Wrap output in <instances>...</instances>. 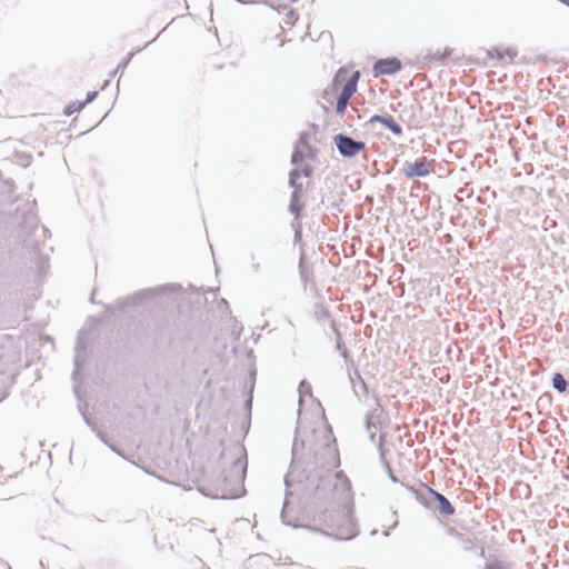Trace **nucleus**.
Here are the masks:
<instances>
[{
    "mask_svg": "<svg viewBox=\"0 0 569 569\" xmlns=\"http://www.w3.org/2000/svg\"><path fill=\"white\" fill-rule=\"evenodd\" d=\"M291 452V463L284 476L286 496L280 517L284 525L295 527L293 518L289 517V498L293 495L291 488L298 487L299 499L303 505L322 509L335 496L332 480L325 472L339 467L340 458L330 426L310 431L297 427Z\"/></svg>",
    "mask_w": 569,
    "mask_h": 569,
    "instance_id": "nucleus-1",
    "label": "nucleus"
},
{
    "mask_svg": "<svg viewBox=\"0 0 569 569\" xmlns=\"http://www.w3.org/2000/svg\"><path fill=\"white\" fill-rule=\"evenodd\" d=\"M230 458L229 470L222 471V479L227 488L219 496L222 499H237L244 492V479L247 473V451L243 445L234 442L223 449L221 460Z\"/></svg>",
    "mask_w": 569,
    "mask_h": 569,
    "instance_id": "nucleus-2",
    "label": "nucleus"
},
{
    "mask_svg": "<svg viewBox=\"0 0 569 569\" xmlns=\"http://www.w3.org/2000/svg\"><path fill=\"white\" fill-rule=\"evenodd\" d=\"M407 488L412 492L416 500L425 508L429 510H438L439 513L445 517L455 515L456 508L452 506L449 499L433 488L426 486L425 492L417 490L413 487Z\"/></svg>",
    "mask_w": 569,
    "mask_h": 569,
    "instance_id": "nucleus-3",
    "label": "nucleus"
},
{
    "mask_svg": "<svg viewBox=\"0 0 569 569\" xmlns=\"http://www.w3.org/2000/svg\"><path fill=\"white\" fill-rule=\"evenodd\" d=\"M172 289L173 287L171 284H163L156 288L142 289L131 296L119 298L113 303V306L116 307L117 312H123L127 308L141 306L146 300H149L158 295H163L164 292Z\"/></svg>",
    "mask_w": 569,
    "mask_h": 569,
    "instance_id": "nucleus-4",
    "label": "nucleus"
},
{
    "mask_svg": "<svg viewBox=\"0 0 569 569\" xmlns=\"http://www.w3.org/2000/svg\"><path fill=\"white\" fill-rule=\"evenodd\" d=\"M348 71L343 68H340L335 74L331 87L332 90L339 91L338 97L347 99L350 101L351 97L357 91V83L360 78L359 71H353L349 77Z\"/></svg>",
    "mask_w": 569,
    "mask_h": 569,
    "instance_id": "nucleus-5",
    "label": "nucleus"
},
{
    "mask_svg": "<svg viewBox=\"0 0 569 569\" xmlns=\"http://www.w3.org/2000/svg\"><path fill=\"white\" fill-rule=\"evenodd\" d=\"M333 143L343 158H353L360 151L365 150L366 143L361 140H356L350 136L343 133H337L333 136Z\"/></svg>",
    "mask_w": 569,
    "mask_h": 569,
    "instance_id": "nucleus-6",
    "label": "nucleus"
},
{
    "mask_svg": "<svg viewBox=\"0 0 569 569\" xmlns=\"http://www.w3.org/2000/svg\"><path fill=\"white\" fill-rule=\"evenodd\" d=\"M402 63L396 57L380 58L377 59L372 66L373 77L378 78L381 76H393L401 71Z\"/></svg>",
    "mask_w": 569,
    "mask_h": 569,
    "instance_id": "nucleus-7",
    "label": "nucleus"
},
{
    "mask_svg": "<svg viewBox=\"0 0 569 569\" xmlns=\"http://www.w3.org/2000/svg\"><path fill=\"white\" fill-rule=\"evenodd\" d=\"M402 173L408 179L423 178L430 173L429 163L425 158L418 159L413 162H405Z\"/></svg>",
    "mask_w": 569,
    "mask_h": 569,
    "instance_id": "nucleus-8",
    "label": "nucleus"
},
{
    "mask_svg": "<svg viewBox=\"0 0 569 569\" xmlns=\"http://www.w3.org/2000/svg\"><path fill=\"white\" fill-rule=\"evenodd\" d=\"M21 219L22 221L19 224V236L22 237L24 241H27V238L38 229V219L30 207L28 210H23L21 212Z\"/></svg>",
    "mask_w": 569,
    "mask_h": 569,
    "instance_id": "nucleus-9",
    "label": "nucleus"
},
{
    "mask_svg": "<svg viewBox=\"0 0 569 569\" xmlns=\"http://www.w3.org/2000/svg\"><path fill=\"white\" fill-rule=\"evenodd\" d=\"M376 122L382 123L388 130H390L396 136L402 134L401 126L390 114H373L369 119L368 123L372 124Z\"/></svg>",
    "mask_w": 569,
    "mask_h": 569,
    "instance_id": "nucleus-10",
    "label": "nucleus"
},
{
    "mask_svg": "<svg viewBox=\"0 0 569 569\" xmlns=\"http://www.w3.org/2000/svg\"><path fill=\"white\" fill-rule=\"evenodd\" d=\"M355 395L359 398H367L369 395V388L359 371L356 369L353 376H349Z\"/></svg>",
    "mask_w": 569,
    "mask_h": 569,
    "instance_id": "nucleus-11",
    "label": "nucleus"
},
{
    "mask_svg": "<svg viewBox=\"0 0 569 569\" xmlns=\"http://www.w3.org/2000/svg\"><path fill=\"white\" fill-rule=\"evenodd\" d=\"M386 433H380L379 436V442H378V451H379V458H380V461L382 462L383 465V468L389 477V479L393 482V483H397L399 482L398 478L392 473V470H391V467H390V463L388 462V460L386 459V449L383 448V443L386 441Z\"/></svg>",
    "mask_w": 569,
    "mask_h": 569,
    "instance_id": "nucleus-12",
    "label": "nucleus"
},
{
    "mask_svg": "<svg viewBox=\"0 0 569 569\" xmlns=\"http://www.w3.org/2000/svg\"><path fill=\"white\" fill-rule=\"evenodd\" d=\"M84 350H86V342L81 337H78L76 347H74V351H76V357L73 359L74 369L71 375L73 380H78L79 371H80L81 367L83 366V360L81 359V353L84 352Z\"/></svg>",
    "mask_w": 569,
    "mask_h": 569,
    "instance_id": "nucleus-13",
    "label": "nucleus"
},
{
    "mask_svg": "<svg viewBox=\"0 0 569 569\" xmlns=\"http://www.w3.org/2000/svg\"><path fill=\"white\" fill-rule=\"evenodd\" d=\"M301 177V171L299 168H293L289 172V186L292 188V192H297L298 196L302 197L303 193V186L302 182L299 181Z\"/></svg>",
    "mask_w": 569,
    "mask_h": 569,
    "instance_id": "nucleus-14",
    "label": "nucleus"
},
{
    "mask_svg": "<svg viewBox=\"0 0 569 569\" xmlns=\"http://www.w3.org/2000/svg\"><path fill=\"white\" fill-rule=\"evenodd\" d=\"M303 210V203L301 202V196L297 192H291L289 211L295 216L296 220H299Z\"/></svg>",
    "mask_w": 569,
    "mask_h": 569,
    "instance_id": "nucleus-15",
    "label": "nucleus"
},
{
    "mask_svg": "<svg viewBox=\"0 0 569 569\" xmlns=\"http://www.w3.org/2000/svg\"><path fill=\"white\" fill-rule=\"evenodd\" d=\"M552 388L562 395H568V383L565 376L561 372H555L551 378Z\"/></svg>",
    "mask_w": 569,
    "mask_h": 569,
    "instance_id": "nucleus-16",
    "label": "nucleus"
},
{
    "mask_svg": "<svg viewBox=\"0 0 569 569\" xmlns=\"http://www.w3.org/2000/svg\"><path fill=\"white\" fill-rule=\"evenodd\" d=\"M295 147H299V149L303 150L308 158L313 159L315 158V150L309 143V133L308 132H301L299 136L298 141L296 142Z\"/></svg>",
    "mask_w": 569,
    "mask_h": 569,
    "instance_id": "nucleus-17",
    "label": "nucleus"
},
{
    "mask_svg": "<svg viewBox=\"0 0 569 569\" xmlns=\"http://www.w3.org/2000/svg\"><path fill=\"white\" fill-rule=\"evenodd\" d=\"M331 329H332V331L336 335V348L341 351V356L345 359H348L349 352H348V350L346 349V347L343 345V340H342L341 333H340V331H339V329H338V327L336 326L335 322L331 323Z\"/></svg>",
    "mask_w": 569,
    "mask_h": 569,
    "instance_id": "nucleus-18",
    "label": "nucleus"
},
{
    "mask_svg": "<svg viewBox=\"0 0 569 569\" xmlns=\"http://www.w3.org/2000/svg\"><path fill=\"white\" fill-rule=\"evenodd\" d=\"M451 53V50H446L443 53H440L439 51L435 54H427L423 57V60L427 62L438 61L441 64H446L449 56Z\"/></svg>",
    "mask_w": 569,
    "mask_h": 569,
    "instance_id": "nucleus-19",
    "label": "nucleus"
},
{
    "mask_svg": "<svg viewBox=\"0 0 569 569\" xmlns=\"http://www.w3.org/2000/svg\"><path fill=\"white\" fill-rule=\"evenodd\" d=\"M250 261H251V266H250L251 273L252 274L262 273V271H263L262 263L260 262L259 257L254 252L250 253Z\"/></svg>",
    "mask_w": 569,
    "mask_h": 569,
    "instance_id": "nucleus-20",
    "label": "nucleus"
},
{
    "mask_svg": "<svg viewBox=\"0 0 569 569\" xmlns=\"http://www.w3.org/2000/svg\"><path fill=\"white\" fill-rule=\"evenodd\" d=\"M84 108V103L81 101H73L67 104L63 109V114L67 117L72 116L74 112H79Z\"/></svg>",
    "mask_w": 569,
    "mask_h": 569,
    "instance_id": "nucleus-21",
    "label": "nucleus"
},
{
    "mask_svg": "<svg viewBox=\"0 0 569 569\" xmlns=\"http://www.w3.org/2000/svg\"><path fill=\"white\" fill-rule=\"evenodd\" d=\"M306 157L308 156L303 150L299 149V147H295V150L291 154V163L298 166L303 161Z\"/></svg>",
    "mask_w": 569,
    "mask_h": 569,
    "instance_id": "nucleus-22",
    "label": "nucleus"
},
{
    "mask_svg": "<svg viewBox=\"0 0 569 569\" xmlns=\"http://www.w3.org/2000/svg\"><path fill=\"white\" fill-rule=\"evenodd\" d=\"M298 392L300 395V399L305 396H311L312 395V388L311 385L306 380H301L298 387Z\"/></svg>",
    "mask_w": 569,
    "mask_h": 569,
    "instance_id": "nucleus-23",
    "label": "nucleus"
},
{
    "mask_svg": "<svg viewBox=\"0 0 569 569\" xmlns=\"http://www.w3.org/2000/svg\"><path fill=\"white\" fill-rule=\"evenodd\" d=\"M348 103H349V100L340 98V97L337 96V98H336V113L339 117H343L345 110H346Z\"/></svg>",
    "mask_w": 569,
    "mask_h": 569,
    "instance_id": "nucleus-24",
    "label": "nucleus"
},
{
    "mask_svg": "<svg viewBox=\"0 0 569 569\" xmlns=\"http://www.w3.org/2000/svg\"><path fill=\"white\" fill-rule=\"evenodd\" d=\"M378 409H375L371 413V416H367L366 418V429L369 431V438H370V441H375L376 439V432H371V428L375 427V422L372 421V418L376 416V412H377Z\"/></svg>",
    "mask_w": 569,
    "mask_h": 569,
    "instance_id": "nucleus-25",
    "label": "nucleus"
},
{
    "mask_svg": "<svg viewBox=\"0 0 569 569\" xmlns=\"http://www.w3.org/2000/svg\"><path fill=\"white\" fill-rule=\"evenodd\" d=\"M299 273L301 277V280L306 283L308 281V272L305 264V254L301 253L299 259Z\"/></svg>",
    "mask_w": 569,
    "mask_h": 569,
    "instance_id": "nucleus-26",
    "label": "nucleus"
},
{
    "mask_svg": "<svg viewBox=\"0 0 569 569\" xmlns=\"http://www.w3.org/2000/svg\"><path fill=\"white\" fill-rule=\"evenodd\" d=\"M487 54L489 58L491 59H497L499 61H503V50L499 49V48H492L490 50L487 51Z\"/></svg>",
    "mask_w": 569,
    "mask_h": 569,
    "instance_id": "nucleus-27",
    "label": "nucleus"
},
{
    "mask_svg": "<svg viewBox=\"0 0 569 569\" xmlns=\"http://www.w3.org/2000/svg\"><path fill=\"white\" fill-rule=\"evenodd\" d=\"M517 54L518 51L513 48H507L503 50V59L507 58L509 62H512Z\"/></svg>",
    "mask_w": 569,
    "mask_h": 569,
    "instance_id": "nucleus-28",
    "label": "nucleus"
},
{
    "mask_svg": "<svg viewBox=\"0 0 569 569\" xmlns=\"http://www.w3.org/2000/svg\"><path fill=\"white\" fill-rule=\"evenodd\" d=\"M98 97V91H88L87 92V97H86V100L81 101L82 103H84V107L91 102H93Z\"/></svg>",
    "mask_w": 569,
    "mask_h": 569,
    "instance_id": "nucleus-29",
    "label": "nucleus"
},
{
    "mask_svg": "<svg viewBox=\"0 0 569 569\" xmlns=\"http://www.w3.org/2000/svg\"><path fill=\"white\" fill-rule=\"evenodd\" d=\"M456 535H457V537L462 539L465 550L470 551L473 549L475 545L471 539H463L462 535L459 532H456Z\"/></svg>",
    "mask_w": 569,
    "mask_h": 569,
    "instance_id": "nucleus-30",
    "label": "nucleus"
},
{
    "mask_svg": "<svg viewBox=\"0 0 569 569\" xmlns=\"http://www.w3.org/2000/svg\"><path fill=\"white\" fill-rule=\"evenodd\" d=\"M292 228L295 230V242L299 241L301 239V236H302V228H301V224L300 223H297V224H292Z\"/></svg>",
    "mask_w": 569,
    "mask_h": 569,
    "instance_id": "nucleus-31",
    "label": "nucleus"
},
{
    "mask_svg": "<svg viewBox=\"0 0 569 569\" xmlns=\"http://www.w3.org/2000/svg\"><path fill=\"white\" fill-rule=\"evenodd\" d=\"M300 171L305 177H311L313 173V168L310 164H306L302 169H300Z\"/></svg>",
    "mask_w": 569,
    "mask_h": 569,
    "instance_id": "nucleus-32",
    "label": "nucleus"
},
{
    "mask_svg": "<svg viewBox=\"0 0 569 569\" xmlns=\"http://www.w3.org/2000/svg\"><path fill=\"white\" fill-rule=\"evenodd\" d=\"M297 19V16L293 10H290L288 13H287V18L284 20V22L287 24H293V21Z\"/></svg>",
    "mask_w": 569,
    "mask_h": 569,
    "instance_id": "nucleus-33",
    "label": "nucleus"
},
{
    "mask_svg": "<svg viewBox=\"0 0 569 569\" xmlns=\"http://www.w3.org/2000/svg\"><path fill=\"white\" fill-rule=\"evenodd\" d=\"M103 307L107 316H114L117 313L116 307L113 305H104Z\"/></svg>",
    "mask_w": 569,
    "mask_h": 569,
    "instance_id": "nucleus-34",
    "label": "nucleus"
},
{
    "mask_svg": "<svg viewBox=\"0 0 569 569\" xmlns=\"http://www.w3.org/2000/svg\"><path fill=\"white\" fill-rule=\"evenodd\" d=\"M483 569H502V566L499 561H493L487 563Z\"/></svg>",
    "mask_w": 569,
    "mask_h": 569,
    "instance_id": "nucleus-35",
    "label": "nucleus"
},
{
    "mask_svg": "<svg viewBox=\"0 0 569 569\" xmlns=\"http://www.w3.org/2000/svg\"><path fill=\"white\" fill-rule=\"evenodd\" d=\"M82 418H83L84 422H86L89 427H91V428H92V430H94V431L97 430V429H96L94 423L91 421V419H90L86 413H82Z\"/></svg>",
    "mask_w": 569,
    "mask_h": 569,
    "instance_id": "nucleus-36",
    "label": "nucleus"
},
{
    "mask_svg": "<svg viewBox=\"0 0 569 569\" xmlns=\"http://www.w3.org/2000/svg\"><path fill=\"white\" fill-rule=\"evenodd\" d=\"M129 59H130V57H129V58H128L123 63L118 64V66H117V68H116L114 70H112L111 76H112V77H113V76H116V74H117V72H118V70H119L121 67H124V66L128 63Z\"/></svg>",
    "mask_w": 569,
    "mask_h": 569,
    "instance_id": "nucleus-37",
    "label": "nucleus"
},
{
    "mask_svg": "<svg viewBox=\"0 0 569 569\" xmlns=\"http://www.w3.org/2000/svg\"><path fill=\"white\" fill-rule=\"evenodd\" d=\"M97 435L107 446L110 445L104 433L98 431Z\"/></svg>",
    "mask_w": 569,
    "mask_h": 569,
    "instance_id": "nucleus-38",
    "label": "nucleus"
},
{
    "mask_svg": "<svg viewBox=\"0 0 569 569\" xmlns=\"http://www.w3.org/2000/svg\"><path fill=\"white\" fill-rule=\"evenodd\" d=\"M251 406H252V398H251V397H249V398L246 400V402H244V407H246V409H247V410H249V411H250V410H251Z\"/></svg>",
    "mask_w": 569,
    "mask_h": 569,
    "instance_id": "nucleus-39",
    "label": "nucleus"
},
{
    "mask_svg": "<svg viewBox=\"0 0 569 569\" xmlns=\"http://www.w3.org/2000/svg\"><path fill=\"white\" fill-rule=\"evenodd\" d=\"M108 447H109L113 452H116V453H118V455H120V456H123V455H122V452H121L117 447H114L113 445H111V443H110Z\"/></svg>",
    "mask_w": 569,
    "mask_h": 569,
    "instance_id": "nucleus-40",
    "label": "nucleus"
},
{
    "mask_svg": "<svg viewBox=\"0 0 569 569\" xmlns=\"http://www.w3.org/2000/svg\"><path fill=\"white\" fill-rule=\"evenodd\" d=\"M254 375H256V371H251L250 376L252 378V383H251V390L253 389L254 387Z\"/></svg>",
    "mask_w": 569,
    "mask_h": 569,
    "instance_id": "nucleus-41",
    "label": "nucleus"
},
{
    "mask_svg": "<svg viewBox=\"0 0 569 569\" xmlns=\"http://www.w3.org/2000/svg\"><path fill=\"white\" fill-rule=\"evenodd\" d=\"M240 3H251L254 2V0H237Z\"/></svg>",
    "mask_w": 569,
    "mask_h": 569,
    "instance_id": "nucleus-42",
    "label": "nucleus"
},
{
    "mask_svg": "<svg viewBox=\"0 0 569 569\" xmlns=\"http://www.w3.org/2000/svg\"><path fill=\"white\" fill-rule=\"evenodd\" d=\"M90 302L96 303L94 295H93V293H92V295H91V297H90Z\"/></svg>",
    "mask_w": 569,
    "mask_h": 569,
    "instance_id": "nucleus-43",
    "label": "nucleus"
},
{
    "mask_svg": "<svg viewBox=\"0 0 569 569\" xmlns=\"http://www.w3.org/2000/svg\"><path fill=\"white\" fill-rule=\"evenodd\" d=\"M38 566H39V569H44V565H43V562H42V561H39V565H38Z\"/></svg>",
    "mask_w": 569,
    "mask_h": 569,
    "instance_id": "nucleus-44",
    "label": "nucleus"
},
{
    "mask_svg": "<svg viewBox=\"0 0 569 569\" xmlns=\"http://www.w3.org/2000/svg\"><path fill=\"white\" fill-rule=\"evenodd\" d=\"M41 231L43 234H46L48 232V229H46L44 227L41 228Z\"/></svg>",
    "mask_w": 569,
    "mask_h": 569,
    "instance_id": "nucleus-45",
    "label": "nucleus"
},
{
    "mask_svg": "<svg viewBox=\"0 0 569 569\" xmlns=\"http://www.w3.org/2000/svg\"><path fill=\"white\" fill-rule=\"evenodd\" d=\"M382 535H383V537H388V536H389V531H388V530H385V531L382 532Z\"/></svg>",
    "mask_w": 569,
    "mask_h": 569,
    "instance_id": "nucleus-46",
    "label": "nucleus"
},
{
    "mask_svg": "<svg viewBox=\"0 0 569 569\" xmlns=\"http://www.w3.org/2000/svg\"><path fill=\"white\" fill-rule=\"evenodd\" d=\"M377 532H378V531H377V529H373V530L370 532V535H371V536H375V535H377Z\"/></svg>",
    "mask_w": 569,
    "mask_h": 569,
    "instance_id": "nucleus-47",
    "label": "nucleus"
},
{
    "mask_svg": "<svg viewBox=\"0 0 569 569\" xmlns=\"http://www.w3.org/2000/svg\"><path fill=\"white\" fill-rule=\"evenodd\" d=\"M23 158H24V160H26V161H29L30 156H27V154H26V156H23Z\"/></svg>",
    "mask_w": 569,
    "mask_h": 569,
    "instance_id": "nucleus-48",
    "label": "nucleus"
},
{
    "mask_svg": "<svg viewBox=\"0 0 569 569\" xmlns=\"http://www.w3.org/2000/svg\"><path fill=\"white\" fill-rule=\"evenodd\" d=\"M338 476H339V478H342L343 472H342V471H339V472H338Z\"/></svg>",
    "mask_w": 569,
    "mask_h": 569,
    "instance_id": "nucleus-49",
    "label": "nucleus"
},
{
    "mask_svg": "<svg viewBox=\"0 0 569 569\" xmlns=\"http://www.w3.org/2000/svg\"><path fill=\"white\" fill-rule=\"evenodd\" d=\"M338 476H339V478H342L343 472H342V471H339V472H338Z\"/></svg>",
    "mask_w": 569,
    "mask_h": 569,
    "instance_id": "nucleus-50",
    "label": "nucleus"
}]
</instances>
